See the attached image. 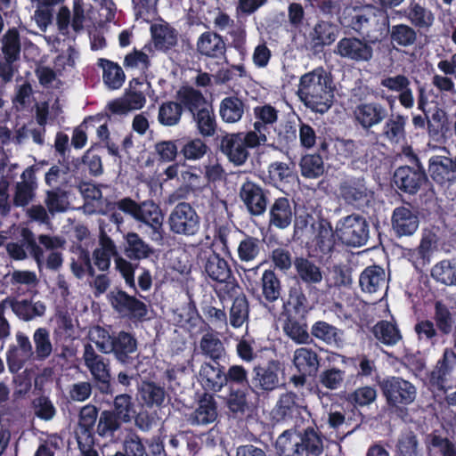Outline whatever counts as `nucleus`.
<instances>
[{
  "mask_svg": "<svg viewBox=\"0 0 456 456\" xmlns=\"http://www.w3.org/2000/svg\"><path fill=\"white\" fill-rule=\"evenodd\" d=\"M298 95L312 110L324 113L332 104L331 80L326 71L316 69L303 75L298 86Z\"/></svg>",
  "mask_w": 456,
  "mask_h": 456,
  "instance_id": "nucleus-1",
  "label": "nucleus"
},
{
  "mask_svg": "<svg viewBox=\"0 0 456 456\" xmlns=\"http://www.w3.org/2000/svg\"><path fill=\"white\" fill-rule=\"evenodd\" d=\"M265 128L259 125L248 133H234L224 135L221 140L222 152L236 166L243 165L248 156V148H255L266 143Z\"/></svg>",
  "mask_w": 456,
  "mask_h": 456,
  "instance_id": "nucleus-2",
  "label": "nucleus"
},
{
  "mask_svg": "<svg viewBox=\"0 0 456 456\" xmlns=\"http://www.w3.org/2000/svg\"><path fill=\"white\" fill-rule=\"evenodd\" d=\"M117 207L124 213L130 215L136 221L151 228L149 237L151 240L159 242L163 240L164 216L160 208L151 200L141 204L126 198L117 202Z\"/></svg>",
  "mask_w": 456,
  "mask_h": 456,
  "instance_id": "nucleus-3",
  "label": "nucleus"
},
{
  "mask_svg": "<svg viewBox=\"0 0 456 456\" xmlns=\"http://www.w3.org/2000/svg\"><path fill=\"white\" fill-rule=\"evenodd\" d=\"M276 444L281 456H305L308 452L319 455L322 451V441L313 428H307L304 434L286 430Z\"/></svg>",
  "mask_w": 456,
  "mask_h": 456,
  "instance_id": "nucleus-4",
  "label": "nucleus"
},
{
  "mask_svg": "<svg viewBox=\"0 0 456 456\" xmlns=\"http://www.w3.org/2000/svg\"><path fill=\"white\" fill-rule=\"evenodd\" d=\"M167 225L174 234L191 237L199 232L200 217L190 203L183 201L170 211Z\"/></svg>",
  "mask_w": 456,
  "mask_h": 456,
  "instance_id": "nucleus-5",
  "label": "nucleus"
},
{
  "mask_svg": "<svg viewBox=\"0 0 456 456\" xmlns=\"http://www.w3.org/2000/svg\"><path fill=\"white\" fill-rule=\"evenodd\" d=\"M151 84L144 79L134 78L125 94L108 103L109 110L118 115H126L130 111L141 110L146 103Z\"/></svg>",
  "mask_w": 456,
  "mask_h": 456,
  "instance_id": "nucleus-6",
  "label": "nucleus"
},
{
  "mask_svg": "<svg viewBox=\"0 0 456 456\" xmlns=\"http://www.w3.org/2000/svg\"><path fill=\"white\" fill-rule=\"evenodd\" d=\"M335 234L348 246L361 247L369 238V225L362 216L350 215L338 222Z\"/></svg>",
  "mask_w": 456,
  "mask_h": 456,
  "instance_id": "nucleus-7",
  "label": "nucleus"
},
{
  "mask_svg": "<svg viewBox=\"0 0 456 456\" xmlns=\"http://www.w3.org/2000/svg\"><path fill=\"white\" fill-rule=\"evenodd\" d=\"M273 414L279 420L294 419L297 424L310 419V412L302 399L291 392L281 395Z\"/></svg>",
  "mask_w": 456,
  "mask_h": 456,
  "instance_id": "nucleus-8",
  "label": "nucleus"
},
{
  "mask_svg": "<svg viewBox=\"0 0 456 456\" xmlns=\"http://www.w3.org/2000/svg\"><path fill=\"white\" fill-rule=\"evenodd\" d=\"M335 53L342 58L356 62H367L373 57V48L370 42L354 37L340 39Z\"/></svg>",
  "mask_w": 456,
  "mask_h": 456,
  "instance_id": "nucleus-9",
  "label": "nucleus"
},
{
  "mask_svg": "<svg viewBox=\"0 0 456 456\" xmlns=\"http://www.w3.org/2000/svg\"><path fill=\"white\" fill-rule=\"evenodd\" d=\"M111 306L124 316L142 318L147 314L146 305L122 290H112L108 294Z\"/></svg>",
  "mask_w": 456,
  "mask_h": 456,
  "instance_id": "nucleus-10",
  "label": "nucleus"
},
{
  "mask_svg": "<svg viewBox=\"0 0 456 456\" xmlns=\"http://www.w3.org/2000/svg\"><path fill=\"white\" fill-rule=\"evenodd\" d=\"M384 394L389 403L393 405L409 404L416 397L415 387L400 378H391L383 383Z\"/></svg>",
  "mask_w": 456,
  "mask_h": 456,
  "instance_id": "nucleus-11",
  "label": "nucleus"
},
{
  "mask_svg": "<svg viewBox=\"0 0 456 456\" xmlns=\"http://www.w3.org/2000/svg\"><path fill=\"white\" fill-rule=\"evenodd\" d=\"M15 339L16 345L10 349L7 356L9 370L12 372H18L28 361L35 358L32 344L28 336L17 332Z\"/></svg>",
  "mask_w": 456,
  "mask_h": 456,
  "instance_id": "nucleus-12",
  "label": "nucleus"
},
{
  "mask_svg": "<svg viewBox=\"0 0 456 456\" xmlns=\"http://www.w3.org/2000/svg\"><path fill=\"white\" fill-rule=\"evenodd\" d=\"M280 363L271 361L265 367H255L251 379L252 389L258 391H272L279 385Z\"/></svg>",
  "mask_w": 456,
  "mask_h": 456,
  "instance_id": "nucleus-13",
  "label": "nucleus"
},
{
  "mask_svg": "<svg viewBox=\"0 0 456 456\" xmlns=\"http://www.w3.org/2000/svg\"><path fill=\"white\" fill-rule=\"evenodd\" d=\"M387 114L385 106L379 102H362L358 104L354 110L356 122L364 129L380 124Z\"/></svg>",
  "mask_w": 456,
  "mask_h": 456,
  "instance_id": "nucleus-14",
  "label": "nucleus"
},
{
  "mask_svg": "<svg viewBox=\"0 0 456 456\" xmlns=\"http://www.w3.org/2000/svg\"><path fill=\"white\" fill-rule=\"evenodd\" d=\"M359 282L363 292L381 296L387 288V273L380 266H369L361 273Z\"/></svg>",
  "mask_w": 456,
  "mask_h": 456,
  "instance_id": "nucleus-15",
  "label": "nucleus"
},
{
  "mask_svg": "<svg viewBox=\"0 0 456 456\" xmlns=\"http://www.w3.org/2000/svg\"><path fill=\"white\" fill-rule=\"evenodd\" d=\"M37 178L32 167H27L20 175V181L14 186L13 204L16 207H25L33 200L37 189Z\"/></svg>",
  "mask_w": 456,
  "mask_h": 456,
  "instance_id": "nucleus-16",
  "label": "nucleus"
},
{
  "mask_svg": "<svg viewBox=\"0 0 456 456\" xmlns=\"http://www.w3.org/2000/svg\"><path fill=\"white\" fill-rule=\"evenodd\" d=\"M426 180L424 172L408 166L397 168L394 175L396 186L408 193L417 192Z\"/></svg>",
  "mask_w": 456,
  "mask_h": 456,
  "instance_id": "nucleus-17",
  "label": "nucleus"
},
{
  "mask_svg": "<svg viewBox=\"0 0 456 456\" xmlns=\"http://www.w3.org/2000/svg\"><path fill=\"white\" fill-rule=\"evenodd\" d=\"M419 217L410 207H398L395 208L392 216V226L399 236H410L419 227Z\"/></svg>",
  "mask_w": 456,
  "mask_h": 456,
  "instance_id": "nucleus-18",
  "label": "nucleus"
},
{
  "mask_svg": "<svg viewBox=\"0 0 456 456\" xmlns=\"http://www.w3.org/2000/svg\"><path fill=\"white\" fill-rule=\"evenodd\" d=\"M240 197L252 215L259 216L265 211L267 205L265 195L256 183L245 182L240 188Z\"/></svg>",
  "mask_w": 456,
  "mask_h": 456,
  "instance_id": "nucleus-19",
  "label": "nucleus"
},
{
  "mask_svg": "<svg viewBox=\"0 0 456 456\" xmlns=\"http://www.w3.org/2000/svg\"><path fill=\"white\" fill-rule=\"evenodd\" d=\"M339 193L346 202L352 205H363L371 198L362 179H348L339 186Z\"/></svg>",
  "mask_w": 456,
  "mask_h": 456,
  "instance_id": "nucleus-20",
  "label": "nucleus"
},
{
  "mask_svg": "<svg viewBox=\"0 0 456 456\" xmlns=\"http://www.w3.org/2000/svg\"><path fill=\"white\" fill-rule=\"evenodd\" d=\"M199 381L205 390L218 392L227 383V378L219 364L204 362L199 370Z\"/></svg>",
  "mask_w": 456,
  "mask_h": 456,
  "instance_id": "nucleus-21",
  "label": "nucleus"
},
{
  "mask_svg": "<svg viewBox=\"0 0 456 456\" xmlns=\"http://www.w3.org/2000/svg\"><path fill=\"white\" fill-rule=\"evenodd\" d=\"M0 308L1 310L11 308L17 316L24 321L42 316L45 312V305L40 301H16L9 297L0 302Z\"/></svg>",
  "mask_w": 456,
  "mask_h": 456,
  "instance_id": "nucleus-22",
  "label": "nucleus"
},
{
  "mask_svg": "<svg viewBox=\"0 0 456 456\" xmlns=\"http://www.w3.org/2000/svg\"><path fill=\"white\" fill-rule=\"evenodd\" d=\"M381 86L390 91L399 93L398 100L400 104L405 109H411L414 106V96L410 88L411 81L404 75H396L384 77Z\"/></svg>",
  "mask_w": 456,
  "mask_h": 456,
  "instance_id": "nucleus-23",
  "label": "nucleus"
},
{
  "mask_svg": "<svg viewBox=\"0 0 456 456\" xmlns=\"http://www.w3.org/2000/svg\"><path fill=\"white\" fill-rule=\"evenodd\" d=\"M118 256V249L114 241L101 231L99 247L96 248L93 254L94 265L101 270L106 271L110 266V259L112 256Z\"/></svg>",
  "mask_w": 456,
  "mask_h": 456,
  "instance_id": "nucleus-24",
  "label": "nucleus"
},
{
  "mask_svg": "<svg viewBox=\"0 0 456 456\" xmlns=\"http://www.w3.org/2000/svg\"><path fill=\"white\" fill-rule=\"evenodd\" d=\"M269 224L278 229H286L292 222L294 212L288 199L279 198L270 208Z\"/></svg>",
  "mask_w": 456,
  "mask_h": 456,
  "instance_id": "nucleus-25",
  "label": "nucleus"
},
{
  "mask_svg": "<svg viewBox=\"0 0 456 456\" xmlns=\"http://www.w3.org/2000/svg\"><path fill=\"white\" fill-rule=\"evenodd\" d=\"M45 183L53 190H68L77 183V178L65 166H53L45 174Z\"/></svg>",
  "mask_w": 456,
  "mask_h": 456,
  "instance_id": "nucleus-26",
  "label": "nucleus"
},
{
  "mask_svg": "<svg viewBox=\"0 0 456 456\" xmlns=\"http://www.w3.org/2000/svg\"><path fill=\"white\" fill-rule=\"evenodd\" d=\"M83 359L94 379L102 383L108 382L110 373L107 364L104 362L102 357L95 353L92 345L86 344L85 346Z\"/></svg>",
  "mask_w": 456,
  "mask_h": 456,
  "instance_id": "nucleus-27",
  "label": "nucleus"
},
{
  "mask_svg": "<svg viewBox=\"0 0 456 456\" xmlns=\"http://www.w3.org/2000/svg\"><path fill=\"white\" fill-rule=\"evenodd\" d=\"M154 46L160 51H167L177 43L175 30L166 22L154 23L151 27Z\"/></svg>",
  "mask_w": 456,
  "mask_h": 456,
  "instance_id": "nucleus-28",
  "label": "nucleus"
},
{
  "mask_svg": "<svg viewBox=\"0 0 456 456\" xmlns=\"http://www.w3.org/2000/svg\"><path fill=\"white\" fill-rule=\"evenodd\" d=\"M208 276L217 282H228L232 278V270L228 263L219 255L213 253L206 261L204 265Z\"/></svg>",
  "mask_w": 456,
  "mask_h": 456,
  "instance_id": "nucleus-29",
  "label": "nucleus"
},
{
  "mask_svg": "<svg viewBox=\"0 0 456 456\" xmlns=\"http://www.w3.org/2000/svg\"><path fill=\"white\" fill-rule=\"evenodd\" d=\"M338 28L329 21H320L314 25L309 34L310 43L314 47L331 45L337 38Z\"/></svg>",
  "mask_w": 456,
  "mask_h": 456,
  "instance_id": "nucleus-30",
  "label": "nucleus"
},
{
  "mask_svg": "<svg viewBox=\"0 0 456 456\" xmlns=\"http://www.w3.org/2000/svg\"><path fill=\"white\" fill-rule=\"evenodd\" d=\"M98 411L93 405H86L82 407L78 416L77 428L75 431L77 439H83L86 442H90L92 436V429L97 419Z\"/></svg>",
  "mask_w": 456,
  "mask_h": 456,
  "instance_id": "nucleus-31",
  "label": "nucleus"
},
{
  "mask_svg": "<svg viewBox=\"0 0 456 456\" xmlns=\"http://www.w3.org/2000/svg\"><path fill=\"white\" fill-rule=\"evenodd\" d=\"M125 240V253L130 259H146L154 253V249L135 232H128Z\"/></svg>",
  "mask_w": 456,
  "mask_h": 456,
  "instance_id": "nucleus-32",
  "label": "nucleus"
},
{
  "mask_svg": "<svg viewBox=\"0 0 456 456\" xmlns=\"http://www.w3.org/2000/svg\"><path fill=\"white\" fill-rule=\"evenodd\" d=\"M293 363L303 375L315 372L320 365L317 354L308 347H300L295 350Z\"/></svg>",
  "mask_w": 456,
  "mask_h": 456,
  "instance_id": "nucleus-33",
  "label": "nucleus"
},
{
  "mask_svg": "<svg viewBox=\"0 0 456 456\" xmlns=\"http://www.w3.org/2000/svg\"><path fill=\"white\" fill-rule=\"evenodd\" d=\"M454 168L455 165L449 158L437 156L430 159V175L434 180L440 183L453 180Z\"/></svg>",
  "mask_w": 456,
  "mask_h": 456,
  "instance_id": "nucleus-34",
  "label": "nucleus"
},
{
  "mask_svg": "<svg viewBox=\"0 0 456 456\" xmlns=\"http://www.w3.org/2000/svg\"><path fill=\"white\" fill-rule=\"evenodd\" d=\"M244 114V104L238 97L229 96L223 99L219 105V115L225 123L239 122Z\"/></svg>",
  "mask_w": 456,
  "mask_h": 456,
  "instance_id": "nucleus-35",
  "label": "nucleus"
},
{
  "mask_svg": "<svg viewBox=\"0 0 456 456\" xmlns=\"http://www.w3.org/2000/svg\"><path fill=\"white\" fill-rule=\"evenodd\" d=\"M311 332L314 338L330 346L336 347L343 346L342 332L325 322H318L314 324Z\"/></svg>",
  "mask_w": 456,
  "mask_h": 456,
  "instance_id": "nucleus-36",
  "label": "nucleus"
},
{
  "mask_svg": "<svg viewBox=\"0 0 456 456\" xmlns=\"http://www.w3.org/2000/svg\"><path fill=\"white\" fill-rule=\"evenodd\" d=\"M1 51L5 62L12 64L20 59V36L15 28L9 29L1 39Z\"/></svg>",
  "mask_w": 456,
  "mask_h": 456,
  "instance_id": "nucleus-37",
  "label": "nucleus"
},
{
  "mask_svg": "<svg viewBox=\"0 0 456 456\" xmlns=\"http://www.w3.org/2000/svg\"><path fill=\"white\" fill-rule=\"evenodd\" d=\"M216 417V406L213 397L211 395H205L192 413L191 421L197 425H207L214 422Z\"/></svg>",
  "mask_w": 456,
  "mask_h": 456,
  "instance_id": "nucleus-38",
  "label": "nucleus"
},
{
  "mask_svg": "<svg viewBox=\"0 0 456 456\" xmlns=\"http://www.w3.org/2000/svg\"><path fill=\"white\" fill-rule=\"evenodd\" d=\"M139 396L148 407H160L165 401L166 392L153 382H142L139 388Z\"/></svg>",
  "mask_w": 456,
  "mask_h": 456,
  "instance_id": "nucleus-39",
  "label": "nucleus"
},
{
  "mask_svg": "<svg viewBox=\"0 0 456 456\" xmlns=\"http://www.w3.org/2000/svg\"><path fill=\"white\" fill-rule=\"evenodd\" d=\"M198 51L206 56L217 57L224 49L223 39L216 34L207 32L200 36L197 43Z\"/></svg>",
  "mask_w": 456,
  "mask_h": 456,
  "instance_id": "nucleus-40",
  "label": "nucleus"
},
{
  "mask_svg": "<svg viewBox=\"0 0 456 456\" xmlns=\"http://www.w3.org/2000/svg\"><path fill=\"white\" fill-rule=\"evenodd\" d=\"M200 348L205 356L213 361L222 359L225 354V349L220 338L213 333H206L200 341Z\"/></svg>",
  "mask_w": 456,
  "mask_h": 456,
  "instance_id": "nucleus-41",
  "label": "nucleus"
},
{
  "mask_svg": "<svg viewBox=\"0 0 456 456\" xmlns=\"http://www.w3.org/2000/svg\"><path fill=\"white\" fill-rule=\"evenodd\" d=\"M375 338L387 346H394L402 339V335L397 326L387 321L378 322L373 328Z\"/></svg>",
  "mask_w": 456,
  "mask_h": 456,
  "instance_id": "nucleus-42",
  "label": "nucleus"
},
{
  "mask_svg": "<svg viewBox=\"0 0 456 456\" xmlns=\"http://www.w3.org/2000/svg\"><path fill=\"white\" fill-rule=\"evenodd\" d=\"M295 268L300 279L305 283H320L322 280L320 267L307 259H296Z\"/></svg>",
  "mask_w": 456,
  "mask_h": 456,
  "instance_id": "nucleus-43",
  "label": "nucleus"
},
{
  "mask_svg": "<svg viewBox=\"0 0 456 456\" xmlns=\"http://www.w3.org/2000/svg\"><path fill=\"white\" fill-rule=\"evenodd\" d=\"M101 66L103 69L105 85L113 90L120 88L125 81V74L121 67L107 60H101Z\"/></svg>",
  "mask_w": 456,
  "mask_h": 456,
  "instance_id": "nucleus-44",
  "label": "nucleus"
},
{
  "mask_svg": "<svg viewBox=\"0 0 456 456\" xmlns=\"http://www.w3.org/2000/svg\"><path fill=\"white\" fill-rule=\"evenodd\" d=\"M35 344V359L42 361L48 358L53 352V344L49 331L45 328H38L33 334Z\"/></svg>",
  "mask_w": 456,
  "mask_h": 456,
  "instance_id": "nucleus-45",
  "label": "nucleus"
},
{
  "mask_svg": "<svg viewBox=\"0 0 456 456\" xmlns=\"http://www.w3.org/2000/svg\"><path fill=\"white\" fill-rule=\"evenodd\" d=\"M406 118L401 115L392 116L383 126V134L391 142L398 143L404 138Z\"/></svg>",
  "mask_w": 456,
  "mask_h": 456,
  "instance_id": "nucleus-46",
  "label": "nucleus"
},
{
  "mask_svg": "<svg viewBox=\"0 0 456 456\" xmlns=\"http://www.w3.org/2000/svg\"><path fill=\"white\" fill-rule=\"evenodd\" d=\"M113 350L117 358L120 362H126L127 354L134 353L136 350V341L128 333L120 332L117 338H112Z\"/></svg>",
  "mask_w": 456,
  "mask_h": 456,
  "instance_id": "nucleus-47",
  "label": "nucleus"
},
{
  "mask_svg": "<svg viewBox=\"0 0 456 456\" xmlns=\"http://www.w3.org/2000/svg\"><path fill=\"white\" fill-rule=\"evenodd\" d=\"M199 133L205 137L213 136L216 130V121L211 110L203 108L194 115Z\"/></svg>",
  "mask_w": 456,
  "mask_h": 456,
  "instance_id": "nucleus-48",
  "label": "nucleus"
},
{
  "mask_svg": "<svg viewBox=\"0 0 456 456\" xmlns=\"http://www.w3.org/2000/svg\"><path fill=\"white\" fill-rule=\"evenodd\" d=\"M261 244L258 239L246 236L237 247V255L241 262L254 261L260 253Z\"/></svg>",
  "mask_w": 456,
  "mask_h": 456,
  "instance_id": "nucleus-49",
  "label": "nucleus"
},
{
  "mask_svg": "<svg viewBox=\"0 0 456 456\" xmlns=\"http://www.w3.org/2000/svg\"><path fill=\"white\" fill-rule=\"evenodd\" d=\"M301 174L307 178H316L324 172L323 160L320 155L308 154L300 161Z\"/></svg>",
  "mask_w": 456,
  "mask_h": 456,
  "instance_id": "nucleus-50",
  "label": "nucleus"
},
{
  "mask_svg": "<svg viewBox=\"0 0 456 456\" xmlns=\"http://www.w3.org/2000/svg\"><path fill=\"white\" fill-rule=\"evenodd\" d=\"M262 293L269 302L276 301L281 295V283L275 273L266 270L262 275Z\"/></svg>",
  "mask_w": 456,
  "mask_h": 456,
  "instance_id": "nucleus-51",
  "label": "nucleus"
},
{
  "mask_svg": "<svg viewBox=\"0 0 456 456\" xmlns=\"http://www.w3.org/2000/svg\"><path fill=\"white\" fill-rule=\"evenodd\" d=\"M248 318V305L246 297H237L231 307L229 321L233 328H240Z\"/></svg>",
  "mask_w": 456,
  "mask_h": 456,
  "instance_id": "nucleus-52",
  "label": "nucleus"
},
{
  "mask_svg": "<svg viewBox=\"0 0 456 456\" xmlns=\"http://www.w3.org/2000/svg\"><path fill=\"white\" fill-rule=\"evenodd\" d=\"M390 39L393 44L401 46H410L415 43L417 34L411 27L405 24H399L391 28Z\"/></svg>",
  "mask_w": 456,
  "mask_h": 456,
  "instance_id": "nucleus-53",
  "label": "nucleus"
},
{
  "mask_svg": "<svg viewBox=\"0 0 456 456\" xmlns=\"http://www.w3.org/2000/svg\"><path fill=\"white\" fill-rule=\"evenodd\" d=\"M118 419V418L112 411H102L97 424V434L102 437H112L115 431L120 428V423Z\"/></svg>",
  "mask_w": 456,
  "mask_h": 456,
  "instance_id": "nucleus-54",
  "label": "nucleus"
},
{
  "mask_svg": "<svg viewBox=\"0 0 456 456\" xmlns=\"http://www.w3.org/2000/svg\"><path fill=\"white\" fill-rule=\"evenodd\" d=\"M68 190H51L46 192L45 203L50 213L63 212L69 208Z\"/></svg>",
  "mask_w": 456,
  "mask_h": 456,
  "instance_id": "nucleus-55",
  "label": "nucleus"
},
{
  "mask_svg": "<svg viewBox=\"0 0 456 456\" xmlns=\"http://www.w3.org/2000/svg\"><path fill=\"white\" fill-rule=\"evenodd\" d=\"M182 115L180 104L173 102L163 103L159 110V121L164 126L176 125Z\"/></svg>",
  "mask_w": 456,
  "mask_h": 456,
  "instance_id": "nucleus-56",
  "label": "nucleus"
},
{
  "mask_svg": "<svg viewBox=\"0 0 456 456\" xmlns=\"http://www.w3.org/2000/svg\"><path fill=\"white\" fill-rule=\"evenodd\" d=\"M256 121L254 123L265 128V137L267 139L268 125H273L278 119V111L271 105H263L254 108Z\"/></svg>",
  "mask_w": 456,
  "mask_h": 456,
  "instance_id": "nucleus-57",
  "label": "nucleus"
},
{
  "mask_svg": "<svg viewBox=\"0 0 456 456\" xmlns=\"http://www.w3.org/2000/svg\"><path fill=\"white\" fill-rule=\"evenodd\" d=\"M283 330L288 337L297 344H306L310 338L306 325L291 318L285 322Z\"/></svg>",
  "mask_w": 456,
  "mask_h": 456,
  "instance_id": "nucleus-58",
  "label": "nucleus"
},
{
  "mask_svg": "<svg viewBox=\"0 0 456 456\" xmlns=\"http://www.w3.org/2000/svg\"><path fill=\"white\" fill-rule=\"evenodd\" d=\"M406 16L412 24L419 27H428L434 20L432 13L419 4H411Z\"/></svg>",
  "mask_w": 456,
  "mask_h": 456,
  "instance_id": "nucleus-59",
  "label": "nucleus"
},
{
  "mask_svg": "<svg viewBox=\"0 0 456 456\" xmlns=\"http://www.w3.org/2000/svg\"><path fill=\"white\" fill-rule=\"evenodd\" d=\"M91 342L94 343L98 349L103 354L111 353L113 350L112 338L104 329L96 326L88 332Z\"/></svg>",
  "mask_w": 456,
  "mask_h": 456,
  "instance_id": "nucleus-60",
  "label": "nucleus"
},
{
  "mask_svg": "<svg viewBox=\"0 0 456 456\" xmlns=\"http://www.w3.org/2000/svg\"><path fill=\"white\" fill-rule=\"evenodd\" d=\"M114 408L115 415L124 422H129L134 413L132 398L126 394L116 396Z\"/></svg>",
  "mask_w": 456,
  "mask_h": 456,
  "instance_id": "nucleus-61",
  "label": "nucleus"
},
{
  "mask_svg": "<svg viewBox=\"0 0 456 456\" xmlns=\"http://www.w3.org/2000/svg\"><path fill=\"white\" fill-rule=\"evenodd\" d=\"M432 276L441 283L453 285L456 281V269L449 261H442L433 268Z\"/></svg>",
  "mask_w": 456,
  "mask_h": 456,
  "instance_id": "nucleus-62",
  "label": "nucleus"
},
{
  "mask_svg": "<svg viewBox=\"0 0 456 456\" xmlns=\"http://www.w3.org/2000/svg\"><path fill=\"white\" fill-rule=\"evenodd\" d=\"M178 95L180 102L191 111L205 103L202 94L190 86L182 87Z\"/></svg>",
  "mask_w": 456,
  "mask_h": 456,
  "instance_id": "nucleus-63",
  "label": "nucleus"
},
{
  "mask_svg": "<svg viewBox=\"0 0 456 456\" xmlns=\"http://www.w3.org/2000/svg\"><path fill=\"white\" fill-rule=\"evenodd\" d=\"M123 449L126 456H145L146 449L141 438L134 432H129L124 438Z\"/></svg>",
  "mask_w": 456,
  "mask_h": 456,
  "instance_id": "nucleus-64",
  "label": "nucleus"
}]
</instances>
